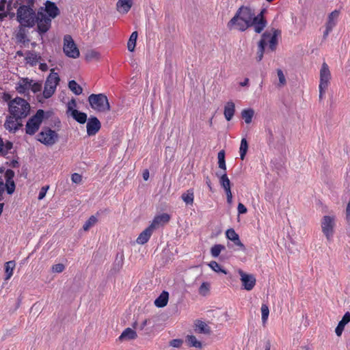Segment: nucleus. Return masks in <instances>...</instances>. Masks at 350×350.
Segmentation results:
<instances>
[{
	"label": "nucleus",
	"instance_id": "62",
	"mask_svg": "<svg viewBox=\"0 0 350 350\" xmlns=\"http://www.w3.org/2000/svg\"><path fill=\"white\" fill-rule=\"evenodd\" d=\"M5 190V185L3 179L0 177V200H1L2 194Z\"/></svg>",
	"mask_w": 350,
	"mask_h": 350
},
{
	"label": "nucleus",
	"instance_id": "43",
	"mask_svg": "<svg viewBox=\"0 0 350 350\" xmlns=\"http://www.w3.org/2000/svg\"><path fill=\"white\" fill-rule=\"evenodd\" d=\"M100 56V53L95 50H89L85 53V59L88 61H92L93 59L98 60Z\"/></svg>",
	"mask_w": 350,
	"mask_h": 350
},
{
	"label": "nucleus",
	"instance_id": "39",
	"mask_svg": "<svg viewBox=\"0 0 350 350\" xmlns=\"http://www.w3.org/2000/svg\"><path fill=\"white\" fill-rule=\"evenodd\" d=\"M248 150V143L245 138H243L241 141V145L239 148L240 158L241 160L245 159Z\"/></svg>",
	"mask_w": 350,
	"mask_h": 350
},
{
	"label": "nucleus",
	"instance_id": "30",
	"mask_svg": "<svg viewBox=\"0 0 350 350\" xmlns=\"http://www.w3.org/2000/svg\"><path fill=\"white\" fill-rule=\"evenodd\" d=\"M196 326V331H197L198 333L209 334L211 332L210 327L202 321H197Z\"/></svg>",
	"mask_w": 350,
	"mask_h": 350
},
{
	"label": "nucleus",
	"instance_id": "53",
	"mask_svg": "<svg viewBox=\"0 0 350 350\" xmlns=\"http://www.w3.org/2000/svg\"><path fill=\"white\" fill-rule=\"evenodd\" d=\"M14 172L12 170L8 169L5 172V182L14 180Z\"/></svg>",
	"mask_w": 350,
	"mask_h": 350
},
{
	"label": "nucleus",
	"instance_id": "8",
	"mask_svg": "<svg viewBox=\"0 0 350 350\" xmlns=\"http://www.w3.org/2000/svg\"><path fill=\"white\" fill-rule=\"evenodd\" d=\"M58 134L49 127H43L38 135V140L46 146H53L58 140Z\"/></svg>",
	"mask_w": 350,
	"mask_h": 350
},
{
	"label": "nucleus",
	"instance_id": "20",
	"mask_svg": "<svg viewBox=\"0 0 350 350\" xmlns=\"http://www.w3.org/2000/svg\"><path fill=\"white\" fill-rule=\"evenodd\" d=\"M154 229L149 226L144 230H143L137 239V243L141 245L147 243L150 238Z\"/></svg>",
	"mask_w": 350,
	"mask_h": 350
},
{
	"label": "nucleus",
	"instance_id": "28",
	"mask_svg": "<svg viewBox=\"0 0 350 350\" xmlns=\"http://www.w3.org/2000/svg\"><path fill=\"white\" fill-rule=\"evenodd\" d=\"M137 333L131 328L128 327L122 332L121 335L119 336V340H123L125 339L133 340V339H135L137 338Z\"/></svg>",
	"mask_w": 350,
	"mask_h": 350
},
{
	"label": "nucleus",
	"instance_id": "14",
	"mask_svg": "<svg viewBox=\"0 0 350 350\" xmlns=\"http://www.w3.org/2000/svg\"><path fill=\"white\" fill-rule=\"evenodd\" d=\"M38 10L42 11L43 12L44 11L46 12L48 14L47 16L51 19L55 18L60 14V11L56 4L51 1H46L45 8L41 7Z\"/></svg>",
	"mask_w": 350,
	"mask_h": 350
},
{
	"label": "nucleus",
	"instance_id": "55",
	"mask_svg": "<svg viewBox=\"0 0 350 350\" xmlns=\"http://www.w3.org/2000/svg\"><path fill=\"white\" fill-rule=\"evenodd\" d=\"M49 188V185L44 186L41 188V189L39 192V194H38V200H42L45 197Z\"/></svg>",
	"mask_w": 350,
	"mask_h": 350
},
{
	"label": "nucleus",
	"instance_id": "35",
	"mask_svg": "<svg viewBox=\"0 0 350 350\" xmlns=\"http://www.w3.org/2000/svg\"><path fill=\"white\" fill-rule=\"evenodd\" d=\"M16 39L18 42H21L24 44L29 42V40L27 38V34L24 27L21 26L20 27L19 31L16 34Z\"/></svg>",
	"mask_w": 350,
	"mask_h": 350
},
{
	"label": "nucleus",
	"instance_id": "47",
	"mask_svg": "<svg viewBox=\"0 0 350 350\" xmlns=\"http://www.w3.org/2000/svg\"><path fill=\"white\" fill-rule=\"evenodd\" d=\"M261 313H262V323H265L269 317V308L266 304H262L261 306Z\"/></svg>",
	"mask_w": 350,
	"mask_h": 350
},
{
	"label": "nucleus",
	"instance_id": "29",
	"mask_svg": "<svg viewBox=\"0 0 350 350\" xmlns=\"http://www.w3.org/2000/svg\"><path fill=\"white\" fill-rule=\"evenodd\" d=\"M339 14H340V12L338 10H334V11L332 12L328 16V19H327L325 26L333 29L336 25V22H337V19L339 16Z\"/></svg>",
	"mask_w": 350,
	"mask_h": 350
},
{
	"label": "nucleus",
	"instance_id": "41",
	"mask_svg": "<svg viewBox=\"0 0 350 350\" xmlns=\"http://www.w3.org/2000/svg\"><path fill=\"white\" fill-rule=\"evenodd\" d=\"M226 247L221 244H215L211 249V254L213 257L217 258L219 256L222 250H224Z\"/></svg>",
	"mask_w": 350,
	"mask_h": 350
},
{
	"label": "nucleus",
	"instance_id": "27",
	"mask_svg": "<svg viewBox=\"0 0 350 350\" xmlns=\"http://www.w3.org/2000/svg\"><path fill=\"white\" fill-rule=\"evenodd\" d=\"M70 116L72 117L74 120H75L79 124H84L88 120V116L85 113L78 111V110H72L70 113Z\"/></svg>",
	"mask_w": 350,
	"mask_h": 350
},
{
	"label": "nucleus",
	"instance_id": "54",
	"mask_svg": "<svg viewBox=\"0 0 350 350\" xmlns=\"http://www.w3.org/2000/svg\"><path fill=\"white\" fill-rule=\"evenodd\" d=\"M42 89V83L40 82L31 83V85L30 87V90L33 93H37L40 92Z\"/></svg>",
	"mask_w": 350,
	"mask_h": 350
},
{
	"label": "nucleus",
	"instance_id": "33",
	"mask_svg": "<svg viewBox=\"0 0 350 350\" xmlns=\"http://www.w3.org/2000/svg\"><path fill=\"white\" fill-rule=\"evenodd\" d=\"M181 199L185 202L186 204H192L193 203L194 193L192 189H188L186 192L183 193L181 196Z\"/></svg>",
	"mask_w": 350,
	"mask_h": 350
},
{
	"label": "nucleus",
	"instance_id": "57",
	"mask_svg": "<svg viewBox=\"0 0 350 350\" xmlns=\"http://www.w3.org/2000/svg\"><path fill=\"white\" fill-rule=\"evenodd\" d=\"M183 342V341L181 339H173L170 342V345L173 347L178 348L182 345Z\"/></svg>",
	"mask_w": 350,
	"mask_h": 350
},
{
	"label": "nucleus",
	"instance_id": "16",
	"mask_svg": "<svg viewBox=\"0 0 350 350\" xmlns=\"http://www.w3.org/2000/svg\"><path fill=\"white\" fill-rule=\"evenodd\" d=\"M19 120L15 119L14 116L7 117L4 123L5 129L11 133H16L23 126V124Z\"/></svg>",
	"mask_w": 350,
	"mask_h": 350
},
{
	"label": "nucleus",
	"instance_id": "26",
	"mask_svg": "<svg viewBox=\"0 0 350 350\" xmlns=\"http://www.w3.org/2000/svg\"><path fill=\"white\" fill-rule=\"evenodd\" d=\"M280 34V31L278 29H273V34L271 33L269 38L267 40V43L269 42V48L271 51H274L278 44V36Z\"/></svg>",
	"mask_w": 350,
	"mask_h": 350
},
{
	"label": "nucleus",
	"instance_id": "34",
	"mask_svg": "<svg viewBox=\"0 0 350 350\" xmlns=\"http://www.w3.org/2000/svg\"><path fill=\"white\" fill-rule=\"evenodd\" d=\"M219 183L221 186L224 188L225 191H227L230 189V181L227 176L226 172L221 174L219 178Z\"/></svg>",
	"mask_w": 350,
	"mask_h": 350
},
{
	"label": "nucleus",
	"instance_id": "7",
	"mask_svg": "<svg viewBox=\"0 0 350 350\" xmlns=\"http://www.w3.org/2000/svg\"><path fill=\"white\" fill-rule=\"evenodd\" d=\"M331 73L327 64L324 62L320 70L319 99L321 100L329 83Z\"/></svg>",
	"mask_w": 350,
	"mask_h": 350
},
{
	"label": "nucleus",
	"instance_id": "59",
	"mask_svg": "<svg viewBox=\"0 0 350 350\" xmlns=\"http://www.w3.org/2000/svg\"><path fill=\"white\" fill-rule=\"evenodd\" d=\"M77 106V103L75 98H72L71 100L68 104V110L67 113H71L72 110H75L73 107Z\"/></svg>",
	"mask_w": 350,
	"mask_h": 350
},
{
	"label": "nucleus",
	"instance_id": "25",
	"mask_svg": "<svg viewBox=\"0 0 350 350\" xmlns=\"http://www.w3.org/2000/svg\"><path fill=\"white\" fill-rule=\"evenodd\" d=\"M169 293L163 291L160 295L155 299L154 305L158 308L165 307L168 302Z\"/></svg>",
	"mask_w": 350,
	"mask_h": 350
},
{
	"label": "nucleus",
	"instance_id": "49",
	"mask_svg": "<svg viewBox=\"0 0 350 350\" xmlns=\"http://www.w3.org/2000/svg\"><path fill=\"white\" fill-rule=\"evenodd\" d=\"M234 25H237V29L241 31H244L245 30L250 27L249 23L241 20H238L236 24H234Z\"/></svg>",
	"mask_w": 350,
	"mask_h": 350
},
{
	"label": "nucleus",
	"instance_id": "42",
	"mask_svg": "<svg viewBox=\"0 0 350 350\" xmlns=\"http://www.w3.org/2000/svg\"><path fill=\"white\" fill-rule=\"evenodd\" d=\"M217 158L219 167L225 172L226 170V165L225 161V151L224 150H221L218 152Z\"/></svg>",
	"mask_w": 350,
	"mask_h": 350
},
{
	"label": "nucleus",
	"instance_id": "46",
	"mask_svg": "<svg viewBox=\"0 0 350 350\" xmlns=\"http://www.w3.org/2000/svg\"><path fill=\"white\" fill-rule=\"evenodd\" d=\"M5 189L8 194L11 195L14 192L16 185L14 180L5 182L4 183Z\"/></svg>",
	"mask_w": 350,
	"mask_h": 350
},
{
	"label": "nucleus",
	"instance_id": "23",
	"mask_svg": "<svg viewBox=\"0 0 350 350\" xmlns=\"http://www.w3.org/2000/svg\"><path fill=\"white\" fill-rule=\"evenodd\" d=\"M267 25V22L266 19L257 20V18H254V20L250 23V27H254L255 32L260 33Z\"/></svg>",
	"mask_w": 350,
	"mask_h": 350
},
{
	"label": "nucleus",
	"instance_id": "15",
	"mask_svg": "<svg viewBox=\"0 0 350 350\" xmlns=\"http://www.w3.org/2000/svg\"><path fill=\"white\" fill-rule=\"evenodd\" d=\"M271 36V33L265 31L262 33L261 39L258 43V51L256 60L260 62L263 57L265 46H267V40Z\"/></svg>",
	"mask_w": 350,
	"mask_h": 350
},
{
	"label": "nucleus",
	"instance_id": "12",
	"mask_svg": "<svg viewBox=\"0 0 350 350\" xmlns=\"http://www.w3.org/2000/svg\"><path fill=\"white\" fill-rule=\"evenodd\" d=\"M239 274L241 276V281L243 288L246 291H251L256 284V278L252 274L245 273L243 270L239 269Z\"/></svg>",
	"mask_w": 350,
	"mask_h": 350
},
{
	"label": "nucleus",
	"instance_id": "64",
	"mask_svg": "<svg viewBox=\"0 0 350 350\" xmlns=\"http://www.w3.org/2000/svg\"><path fill=\"white\" fill-rule=\"evenodd\" d=\"M10 166L13 168H17L19 167V163L17 159H13L10 163Z\"/></svg>",
	"mask_w": 350,
	"mask_h": 350
},
{
	"label": "nucleus",
	"instance_id": "3",
	"mask_svg": "<svg viewBox=\"0 0 350 350\" xmlns=\"http://www.w3.org/2000/svg\"><path fill=\"white\" fill-rule=\"evenodd\" d=\"M88 102L94 110L98 112H106L111 109L107 96L105 94H92L88 96Z\"/></svg>",
	"mask_w": 350,
	"mask_h": 350
},
{
	"label": "nucleus",
	"instance_id": "63",
	"mask_svg": "<svg viewBox=\"0 0 350 350\" xmlns=\"http://www.w3.org/2000/svg\"><path fill=\"white\" fill-rule=\"evenodd\" d=\"M227 197V202L228 204H231L232 202V195L231 190H228L227 191H225Z\"/></svg>",
	"mask_w": 350,
	"mask_h": 350
},
{
	"label": "nucleus",
	"instance_id": "22",
	"mask_svg": "<svg viewBox=\"0 0 350 350\" xmlns=\"http://www.w3.org/2000/svg\"><path fill=\"white\" fill-rule=\"evenodd\" d=\"M132 5L133 0H118L116 3L117 10L123 14H126Z\"/></svg>",
	"mask_w": 350,
	"mask_h": 350
},
{
	"label": "nucleus",
	"instance_id": "50",
	"mask_svg": "<svg viewBox=\"0 0 350 350\" xmlns=\"http://www.w3.org/2000/svg\"><path fill=\"white\" fill-rule=\"evenodd\" d=\"M19 2L20 0H10L8 2H7V11H12L13 8H16L18 10V8L19 6Z\"/></svg>",
	"mask_w": 350,
	"mask_h": 350
},
{
	"label": "nucleus",
	"instance_id": "13",
	"mask_svg": "<svg viewBox=\"0 0 350 350\" xmlns=\"http://www.w3.org/2000/svg\"><path fill=\"white\" fill-rule=\"evenodd\" d=\"M87 122V134L88 136L95 135L101 128V123L95 116H90Z\"/></svg>",
	"mask_w": 350,
	"mask_h": 350
},
{
	"label": "nucleus",
	"instance_id": "45",
	"mask_svg": "<svg viewBox=\"0 0 350 350\" xmlns=\"http://www.w3.org/2000/svg\"><path fill=\"white\" fill-rule=\"evenodd\" d=\"M97 222V219L94 215H92L83 224V229L88 231L92 226Z\"/></svg>",
	"mask_w": 350,
	"mask_h": 350
},
{
	"label": "nucleus",
	"instance_id": "36",
	"mask_svg": "<svg viewBox=\"0 0 350 350\" xmlns=\"http://www.w3.org/2000/svg\"><path fill=\"white\" fill-rule=\"evenodd\" d=\"M137 36H138L137 32L133 31L129 38V40L127 43V47H128V50L131 52H133L135 50Z\"/></svg>",
	"mask_w": 350,
	"mask_h": 350
},
{
	"label": "nucleus",
	"instance_id": "58",
	"mask_svg": "<svg viewBox=\"0 0 350 350\" xmlns=\"http://www.w3.org/2000/svg\"><path fill=\"white\" fill-rule=\"evenodd\" d=\"M71 180L73 183L79 184L82 180V176L79 174L74 173L72 174Z\"/></svg>",
	"mask_w": 350,
	"mask_h": 350
},
{
	"label": "nucleus",
	"instance_id": "48",
	"mask_svg": "<svg viewBox=\"0 0 350 350\" xmlns=\"http://www.w3.org/2000/svg\"><path fill=\"white\" fill-rule=\"evenodd\" d=\"M13 148V144L12 142L10 141H7L4 144V146H3V151L0 152V155L1 156H6V154L8 153L9 150H12Z\"/></svg>",
	"mask_w": 350,
	"mask_h": 350
},
{
	"label": "nucleus",
	"instance_id": "10",
	"mask_svg": "<svg viewBox=\"0 0 350 350\" xmlns=\"http://www.w3.org/2000/svg\"><path fill=\"white\" fill-rule=\"evenodd\" d=\"M64 52L66 56L71 58H77L80 53L73 39L70 35H66L64 38Z\"/></svg>",
	"mask_w": 350,
	"mask_h": 350
},
{
	"label": "nucleus",
	"instance_id": "19",
	"mask_svg": "<svg viewBox=\"0 0 350 350\" xmlns=\"http://www.w3.org/2000/svg\"><path fill=\"white\" fill-rule=\"evenodd\" d=\"M170 219V215L169 214L162 213L161 215L155 216L150 226H152V228H153L155 230L160 226H163L167 224Z\"/></svg>",
	"mask_w": 350,
	"mask_h": 350
},
{
	"label": "nucleus",
	"instance_id": "37",
	"mask_svg": "<svg viewBox=\"0 0 350 350\" xmlns=\"http://www.w3.org/2000/svg\"><path fill=\"white\" fill-rule=\"evenodd\" d=\"M68 88L76 95H80L83 92L82 88L75 80L68 82Z\"/></svg>",
	"mask_w": 350,
	"mask_h": 350
},
{
	"label": "nucleus",
	"instance_id": "9",
	"mask_svg": "<svg viewBox=\"0 0 350 350\" xmlns=\"http://www.w3.org/2000/svg\"><path fill=\"white\" fill-rule=\"evenodd\" d=\"M321 230L327 240L330 241L332 239L334 233V227L336 226L335 217L325 215L321 219Z\"/></svg>",
	"mask_w": 350,
	"mask_h": 350
},
{
	"label": "nucleus",
	"instance_id": "1",
	"mask_svg": "<svg viewBox=\"0 0 350 350\" xmlns=\"http://www.w3.org/2000/svg\"><path fill=\"white\" fill-rule=\"evenodd\" d=\"M35 0H20L16 11V20L21 26L33 27L36 23Z\"/></svg>",
	"mask_w": 350,
	"mask_h": 350
},
{
	"label": "nucleus",
	"instance_id": "31",
	"mask_svg": "<svg viewBox=\"0 0 350 350\" xmlns=\"http://www.w3.org/2000/svg\"><path fill=\"white\" fill-rule=\"evenodd\" d=\"M16 263L13 260L8 261L5 263V280H9L12 275H13V269H14Z\"/></svg>",
	"mask_w": 350,
	"mask_h": 350
},
{
	"label": "nucleus",
	"instance_id": "2",
	"mask_svg": "<svg viewBox=\"0 0 350 350\" xmlns=\"http://www.w3.org/2000/svg\"><path fill=\"white\" fill-rule=\"evenodd\" d=\"M9 112L16 120L26 118L30 111V105L24 98L16 97L8 104Z\"/></svg>",
	"mask_w": 350,
	"mask_h": 350
},
{
	"label": "nucleus",
	"instance_id": "11",
	"mask_svg": "<svg viewBox=\"0 0 350 350\" xmlns=\"http://www.w3.org/2000/svg\"><path fill=\"white\" fill-rule=\"evenodd\" d=\"M37 31L40 35L47 32L51 26V19L42 11L38 10L36 16Z\"/></svg>",
	"mask_w": 350,
	"mask_h": 350
},
{
	"label": "nucleus",
	"instance_id": "52",
	"mask_svg": "<svg viewBox=\"0 0 350 350\" xmlns=\"http://www.w3.org/2000/svg\"><path fill=\"white\" fill-rule=\"evenodd\" d=\"M277 74L279 79L280 85L283 86L286 84L285 76L281 69L277 70Z\"/></svg>",
	"mask_w": 350,
	"mask_h": 350
},
{
	"label": "nucleus",
	"instance_id": "5",
	"mask_svg": "<svg viewBox=\"0 0 350 350\" xmlns=\"http://www.w3.org/2000/svg\"><path fill=\"white\" fill-rule=\"evenodd\" d=\"M44 117V111L43 109H38L36 114L31 116L27 122L26 133L29 135H34L38 131Z\"/></svg>",
	"mask_w": 350,
	"mask_h": 350
},
{
	"label": "nucleus",
	"instance_id": "56",
	"mask_svg": "<svg viewBox=\"0 0 350 350\" xmlns=\"http://www.w3.org/2000/svg\"><path fill=\"white\" fill-rule=\"evenodd\" d=\"M64 265L62 263L55 264L53 266L52 270L56 273H61L64 270Z\"/></svg>",
	"mask_w": 350,
	"mask_h": 350
},
{
	"label": "nucleus",
	"instance_id": "38",
	"mask_svg": "<svg viewBox=\"0 0 350 350\" xmlns=\"http://www.w3.org/2000/svg\"><path fill=\"white\" fill-rule=\"evenodd\" d=\"M186 341L188 342L189 347H193L196 348H202V343L198 340L196 337L193 335H188L186 338Z\"/></svg>",
	"mask_w": 350,
	"mask_h": 350
},
{
	"label": "nucleus",
	"instance_id": "4",
	"mask_svg": "<svg viewBox=\"0 0 350 350\" xmlns=\"http://www.w3.org/2000/svg\"><path fill=\"white\" fill-rule=\"evenodd\" d=\"M254 18V12L251 8L245 6H241L237 11L235 15L228 23V27L231 29L236 24L238 20L250 23Z\"/></svg>",
	"mask_w": 350,
	"mask_h": 350
},
{
	"label": "nucleus",
	"instance_id": "44",
	"mask_svg": "<svg viewBox=\"0 0 350 350\" xmlns=\"http://www.w3.org/2000/svg\"><path fill=\"white\" fill-rule=\"evenodd\" d=\"M208 266L215 272L217 273H223L224 274H228V271L224 269H222L221 267V266L216 262V261H211L209 263H208Z\"/></svg>",
	"mask_w": 350,
	"mask_h": 350
},
{
	"label": "nucleus",
	"instance_id": "32",
	"mask_svg": "<svg viewBox=\"0 0 350 350\" xmlns=\"http://www.w3.org/2000/svg\"><path fill=\"white\" fill-rule=\"evenodd\" d=\"M254 115V111L250 109H245L241 111V117L246 124H250Z\"/></svg>",
	"mask_w": 350,
	"mask_h": 350
},
{
	"label": "nucleus",
	"instance_id": "17",
	"mask_svg": "<svg viewBox=\"0 0 350 350\" xmlns=\"http://www.w3.org/2000/svg\"><path fill=\"white\" fill-rule=\"evenodd\" d=\"M226 236L228 239L232 241L235 245L239 247V250H241L243 252L246 250L245 246L240 241L239 234L233 228L228 229L226 232Z\"/></svg>",
	"mask_w": 350,
	"mask_h": 350
},
{
	"label": "nucleus",
	"instance_id": "60",
	"mask_svg": "<svg viewBox=\"0 0 350 350\" xmlns=\"http://www.w3.org/2000/svg\"><path fill=\"white\" fill-rule=\"evenodd\" d=\"M239 215L240 214H245L247 213V210L245 206L242 203H239L238 207H237Z\"/></svg>",
	"mask_w": 350,
	"mask_h": 350
},
{
	"label": "nucleus",
	"instance_id": "51",
	"mask_svg": "<svg viewBox=\"0 0 350 350\" xmlns=\"http://www.w3.org/2000/svg\"><path fill=\"white\" fill-rule=\"evenodd\" d=\"M209 291V284L207 282H203L200 288L199 293L200 295H206V293Z\"/></svg>",
	"mask_w": 350,
	"mask_h": 350
},
{
	"label": "nucleus",
	"instance_id": "40",
	"mask_svg": "<svg viewBox=\"0 0 350 350\" xmlns=\"http://www.w3.org/2000/svg\"><path fill=\"white\" fill-rule=\"evenodd\" d=\"M27 62L33 66L36 65L38 59H41L40 56H38L36 53L32 51H28L26 57Z\"/></svg>",
	"mask_w": 350,
	"mask_h": 350
},
{
	"label": "nucleus",
	"instance_id": "18",
	"mask_svg": "<svg viewBox=\"0 0 350 350\" xmlns=\"http://www.w3.org/2000/svg\"><path fill=\"white\" fill-rule=\"evenodd\" d=\"M31 83H33L32 79L22 78L17 83L16 90L21 94L29 95V90H30Z\"/></svg>",
	"mask_w": 350,
	"mask_h": 350
},
{
	"label": "nucleus",
	"instance_id": "6",
	"mask_svg": "<svg viewBox=\"0 0 350 350\" xmlns=\"http://www.w3.org/2000/svg\"><path fill=\"white\" fill-rule=\"evenodd\" d=\"M59 81L60 78L58 74L54 72V69H51V73L47 77L45 81L44 91L42 93L44 98H49L53 96Z\"/></svg>",
	"mask_w": 350,
	"mask_h": 350
},
{
	"label": "nucleus",
	"instance_id": "61",
	"mask_svg": "<svg viewBox=\"0 0 350 350\" xmlns=\"http://www.w3.org/2000/svg\"><path fill=\"white\" fill-rule=\"evenodd\" d=\"M266 12L267 10L265 8L262 9L260 12L257 16L254 14V18H257V20L266 19L264 16V14Z\"/></svg>",
	"mask_w": 350,
	"mask_h": 350
},
{
	"label": "nucleus",
	"instance_id": "21",
	"mask_svg": "<svg viewBox=\"0 0 350 350\" xmlns=\"http://www.w3.org/2000/svg\"><path fill=\"white\" fill-rule=\"evenodd\" d=\"M350 322V312H347L342 319L339 321L336 329L335 332L338 336H341L345 325Z\"/></svg>",
	"mask_w": 350,
	"mask_h": 350
},
{
	"label": "nucleus",
	"instance_id": "24",
	"mask_svg": "<svg viewBox=\"0 0 350 350\" xmlns=\"http://www.w3.org/2000/svg\"><path fill=\"white\" fill-rule=\"evenodd\" d=\"M234 112H235L234 103L232 101H228L224 107V114L225 118L228 121L231 120L234 116Z\"/></svg>",
	"mask_w": 350,
	"mask_h": 350
}]
</instances>
